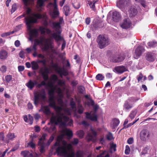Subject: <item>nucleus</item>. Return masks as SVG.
<instances>
[{
  "instance_id": "6e6552de",
  "label": "nucleus",
  "mask_w": 157,
  "mask_h": 157,
  "mask_svg": "<svg viewBox=\"0 0 157 157\" xmlns=\"http://www.w3.org/2000/svg\"><path fill=\"white\" fill-rule=\"evenodd\" d=\"M47 136L46 134H43L39 140L38 145L39 147L40 151L41 153H43L45 151L44 147H46V144L44 142V141Z\"/></svg>"
},
{
  "instance_id": "aec40b11",
  "label": "nucleus",
  "mask_w": 157,
  "mask_h": 157,
  "mask_svg": "<svg viewBox=\"0 0 157 157\" xmlns=\"http://www.w3.org/2000/svg\"><path fill=\"white\" fill-rule=\"evenodd\" d=\"M39 30L41 32V34H44L46 32L47 34L49 35H51V36H50L51 38H53L52 35L51 31L48 29H45V28L42 27H40L39 29Z\"/></svg>"
},
{
  "instance_id": "79ce46f5",
  "label": "nucleus",
  "mask_w": 157,
  "mask_h": 157,
  "mask_svg": "<svg viewBox=\"0 0 157 157\" xmlns=\"http://www.w3.org/2000/svg\"><path fill=\"white\" fill-rule=\"evenodd\" d=\"M77 136L80 138H82L84 136V133L82 130H80L76 132Z\"/></svg>"
},
{
  "instance_id": "4468645a",
  "label": "nucleus",
  "mask_w": 157,
  "mask_h": 157,
  "mask_svg": "<svg viewBox=\"0 0 157 157\" xmlns=\"http://www.w3.org/2000/svg\"><path fill=\"white\" fill-rule=\"evenodd\" d=\"M86 118L92 121L96 122L98 120V117L96 115L94 114H91V113L85 112Z\"/></svg>"
},
{
  "instance_id": "58836bf2",
  "label": "nucleus",
  "mask_w": 157,
  "mask_h": 157,
  "mask_svg": "<svg viewBox=\"0 0 157 157\" xmlns=\"http://www.w3.org/2000/svg\"><path fill=\"white\" fill-rule=\"evenodd\" d=\"M7 138L9 140H12L15 137L13 133H9L7 135Z\"/></svg>"
},
{
  "instance_id": "a211bd4d",
  "label": "nucleus",
  "mask_w": 157,
  "mask_h": 157,
  "mask_svg": "<svg viewBox=\"0 0 157 157\" xmlns=\"http://www.w3.org/2000/svg\"><path fill=\"white\" fill-rule=\"evenodd\" d=\"M128 13L130 17H133L136 15L137 11L134 6H132L129 9Z\"/></svg>"
},
{
  "instance_id": "4be33fe9",
  "label": "nucleus",
  "mask_w": 157,
  "mask_h": 157,
  "mask_svg": "<svg viewBox=\"0 0 157 157\" xmlns=\"http://www.w3.org/2000/svg\"><path fill=\"white\" fill-rule=\"evenodd\" d=\"M21 154L24 157H32L33 156L32 153H30L28 151H22L21 152Z\"/></svg>"
},
{
  "instance_id": "a19ab883",
  "label": "nucleus",
  "mask_w": 157,
  "mask_h": 157,
  "mask_svg": "<svg viewBox=\"0 0 157 157\" xmlns=\"http://www.w3.org/2000/svg\"><path fill=\"white\" fill-rule=\"evenodd\" d=\"M44 42L45 44L51 46L52 44V41L51 38H47L45 40Z\"/></svg>"
},
{
  "instance_id": "338daca9",
  "label": "nucleus",
  "mask_w": 157,
  "mask_h": 157,
  "mask_svg": "<svg viewBox=\"0 0 157 157\" xmlns=\"http://www.w3.org/2000/svg\"><path fill=\"white\" fill-rule=\"evenodd\" d=\"M83 108L82 107L80 106L78 110V113L79 114H82L83 113Z\"/></svg>"
},
{
  "instance_id": "ea45409f",
  "label": "nucleus",
  "mask_w": 157,
  "mask_h": 157,
  "mask_svg": "<svg viewBox=\"0 0 157 157\" xmlns=\"http://www.w3.org/2000/svg\"><path fill=\"white\" fill-rule=\"evenodd\" d=\"M55 89L54 88H51L48 91V94L49 96L54 95Z\"/></svg>"
},
{
  "instance_id": "b1692460",
  "label": "nucleus",
  "mask_w": 157,
  "mask_h": 157,
  "mask_svg": "<svg viewBox=\"0 0 157 157\" xmlns=\"http://www.w3.org/2000/svg\"><path fill=\"white\" fill-rule=\"evenodd\" d=\"M115 69L118 73H122L126 71V69L124 66H119L115 67Z\"/></svg>"
},
{
  "instance_id": "cd10ccee",
  "label": "nucleus",
  "mask_w": 157,
  "mask_h": 157,
  "mask_svg": "<svg viewBox=\"0 0 157 157\" xmlns=\"http://www.w3.org/2000/svg\"><path fill=\"white\" fill-rule=\"evenodd\" d=\"M133 106L128 101H125L124 104V107L126 110H128L131 108Z\"/></svg>"
},
{
  "instance_id": "412c9836",
  "label": "nucleus",
  "mask_w": 157,
  "mask_h": 157,
  "mask_svg": "<svg viewBox=\"0 0 157 157\" xmlns=\"http://www.w3.org/2000/svg\"><path fill=\"white\" fill-rule=\"evenodd\" d=\"M38 58L42 59V60L37 61L38 63H42L43 65L45 66L46 64V60L45 59V56L42 54H40L37 55Z\"/></svg>"
},
{
  "instance_id": "864d4df0",
  "label": "nucleus",
  "mask_w": 157,
  "mask_h": 157,
  "mask_svg": "<svg viewBox=\"0 0 157 157\" xmlns=\"http://www.w3.org/2000/svg\"><path fill=\"white\" fill-rule=\"evenodd\" d=\"M130 148L129 146L127 145L126 146L125 153L126 155L128 154L130 152Z\"/></svg>"
},
{
  "instance_id": "f03ea898",
  "label": "nucleus",
  "mask_w": 157,
  "mask_h": 157,
  "mask_svg": "<svg viewBox=\"0 0 157 157\" xmlns=\"http://www.w3.org/2000/svg\"><path fill=\"white\" fill-rule=\"evenodd\" d=\"M71 147V145L70 144H67L66 143H64L63 146L60 147L59 144L56 142L52 146V149H55L57 153L64 157H74L75 154L74 152H71L70 154L68 153Z\"/></svg>"
},
{
  "instance_id": "052dcab7",
  "label": "nucleus",
  "mask_w": 157,
  "mask_h": 157,
  "mask_svg": "<svg viewBox=\"0 0 157 157\" xmlns=\"http://www.w3.org/2000/svg\"><path fill=\"white\" fill-rule=\"evenodd\" d=\"M17 9L16 5V4H13L12 6V9L11 12L12 13L14 12Z\"/></svg>"
},
{
  "instance_id": "f3484780",
  "label": "nucleus",
  "mask_w": 157,
  "mask_h": 157,
  "mask_svg": "<svg viewBox=\"0 0 157 157\" xmlns=\"http://www.w3.org/2000/svg\"><path fill=\"white\" fill-rule=\"evenodd\" d=\"M121 16L119 13L117 11H114L112 15V20L115 22H118L121 19Z\"/></svg>"
},
{
  "instance_id": "72a5a7b5",
  "label": "nucleus",
  "mask_w": 157,
  "mask_h": 157,
  "mask_svg": "<svg viewBox=\"0 0 157 157\" xmlns=\"http://www.w3.org/2000/svg\"><path fill=\"white\" fill-rule=\"evenodd\" d=\"M98 0H94L93 1V2L91 1H88V2L87 3L88 4H89L90 7L93 9V10H94L95 9V3L98 2Z\"/></svg>"
},
{
  "instance_id": "1a4fd4ad",
  "label": "nucleus",
  "mask_w": 157,
  "mask_h": 157,
  "mask_svg": "<svg viewBox=\"0 0 157 157\" xmlns=\"http://www.w3.org/2000/svg\"><path fill=\"white\" fill-rule=\"evenodd\" d=\"M49 106L54 108L56 110L60 111L62 110V108L56 105L54 95L49 96Z\"/></svg>"
},
{
  "instance_id": "69168bd1",
  "label": "nucleus",
  "mask_w": 157,
  "mask_h": 157,
  "mask_svg": "<svg viewBox=\"0 0 157 157\" xmlns=\"http://www.w3.org/2000/svg\"><path fill=\"white\" fill-rule=\"evenodd\" d=\"M78 143V140L77 138H75L74 140L71 142V143L74 145L77 144Z\"/></svg>"
},
{
  "instance_id": "f8f14e48",
  "label": "nucleus",
  "mask_w": 157,
  "mask_h": 157,
  "mask_svg": "<svg viewBox=\"0 0 157 157\" xmlns=\"http://www.w3.org/2000/svg\"><path fill=\"white\" fill-rule=\"evenodd\" d=\"M97 133L93 129H90V132L87 136V139L88 142L92 141L95 142L96 140Z\"/></svg>"
},
{
  "instance_id": "37998d69",
  "label": "nucleus",
  "mask_w": 157,
  "mask_h": 157,
  "mask_svg": "<svg viewBox=\"0 0 157 157\" xmlns=\"http://www.w3.org/2000/svg\"><path fill=\"white\" fill-rule=\"evenodd\" d=\"M58 79L57 76L56 75L53 74L51 75V80L53 81L54 82H55L56 81H57Z\"/></svg>"
},
{
  "instance_id": "3c124183",
  "label": "nucleus",
  "mask_w": 157,
  "mask_h": 157,
  "mask_svg": "<svg viewBox=\"0 0 157 157\" xmlns=\"http://www.w3.org/2000/svg\"><path fill=\"white\" fill-rule=\"evenodd\" d=\"M157 44V42L155 41H153L149 42L148 43V45L150 47H154L156 44Z\"/></svg>"
},
{
  "instance_id": "680f3d73",
  "label": "nucleus",
  "mask_w": 157,
  "mask_h": 157,
  "mask_svg": "<svg viewBox=\"0 0 157 157\" xmlns=\"http://www.w3.org/2000/svg\"><path fill=\"white\" fill-rule=\"evenodd\" d=\"M5 136L4 133L2 132H0V140H1L2 141L4 140Z\"/></svg>"
},
{
  "instance_id": "f257e3e1",
  "label": "nucleus",
  "mask_w": 157,
  "mask_h": 157,
  "mask_svg": "<svg viewBox=\"0 0 157 157\" xmlns=\"http://www.w3.org/2000/svg\"><path fill=\"white\" fill-rule=\"evenodd\" d=\"M31 9L28 7L26 11L27 16L25 17V19L26 22L27 29L30 31L29 40L32 41L33 38H36L38 36V29H31V24L36 23L37 21V19L42 18L45 19V25H47L48 23L46 21L47 17L45 14L42 15L39 14L31 13Z\"/></svg>"
},
{
  "instance_id": "9d476101",
  "label": "nucleus",
  "mask_w": 157,
  "mask_h": 157,
  "mask_svg": "<svg viewBox=\"0 0 157 157\" xmlns=\"http://www.w3.org/2000/svg\"><path fill=\"white\" fill-rule=\"evenodd\" d=\"M150 137V132L147 130L144 129L141 131L140 133V138L141 140L146 141L149 139Z\"/></svg>"
},
{
  "instance_id": "9b49d317",
  "label": "nucleus",
  "mask_w": 157,
  "mask_h": 157,
  "mask_svg": "<svg viewBox=\"0 0 157 157\" xmlns=\"http://www.w3.org/2000/svg\"><path fill=\"white\" fill-rule=\"evenodd\" d=\"M40 72L43 78L44 81L45 82L47 81L49 78L48 74L50 73L49 69L48 67H44L40 69Z\"/></svg>"
},
{
  "instance_id": "5fc2aeb1",
  "label": "nucleus",
  "mask_w": 157,
  "mask_h": 157,
  "mask_svg": "<svg viewBox=\"0 0 157 157\" xmlns=\"http://www.w3.org/2000/svg\"><path fill=\"white\" fill-rule=\"evenodd\" d=\"M33 0H22L24 4L26 6H27L30 4V2Z\"/></svg>"
},
{
  "instance_id": "6ab92c4d",
  "label": "nucleus",
  "mask_w": 157,
  "mask_h": 157,
  "mask_svg": "<svg viewBox=\"0 0 157 157\" xmlns=\"http://www.w3.org/2000/svg\"><path fill=\"white\" fill-rule=\"evenodd\" d=\"M124 57L122 56L117 55L113 57L112 61L115 63H119L122 61Z\"/></svg>"
},
{
  "instance_id": "c756f323",
  "label": "nucleus",
  "mask_w": 157,
  "mask_h": 157,
  "mask_svg": "<svg viewBox=\"0 0 157 157\" xmlns=\"http://www.w3.org/2000/svg\"><path fill=\"white\" fill-rule=\"evenodd\" d=\"M37 63L35 61L31 62L32 68L33 70H36L38 69L39 66Z\"/></svg>"
},
{
  "instance_id": "473e14b6",
  "label": "nucleus",
  "mask_w": 157,
  "mask_h": 157,
  "mask_svg": "<svg viewBox=\"0 0 157 157\" xmlns=\"http://www.w3.org/2000/svg\"><path fill=\"white\" fill-rule=\"evenodd\" d=\"M63 137V135H60V136H59L58 137H57V141L55 143V144L56 143V142H57L59 144V146H60V147H62L63 146V145L64 144V143H66V144H67V143L66 142H65V141H63V144L62 146H61V144H60V142L62 140Z\"/></svg>"
},
{
  "instance_id": "f704fd0d",
  "label": "nucleus",
  "mask_w": 157,
  "mask_h": 157,
  "mask_svg": "<svg viewBox=\"0 0 157 157\" xmlns=\"http://www.w3.org/2000/svg\"><path fill=\"white\" fill-rule=\"evenodd\" d=\"M42 110L43 112L46 114H48L50 113L49 109L47 106H43L42 108Z\"/></svg>"
},
{
  "instance_id": "603ef678",
  "label": "nucleus",
  "mask_w": 157,
  "mask_h": 157,
  "mask_svg": "<svg viewBox=\"0 0 157 157\" xmlns=\"http://www.w3.org/2000/svg\"><path fill=\"white\" fill-rule=\"evenodd\" d=\"M85 90L84 87L82 86H80L78 87V90L79 93H83Z\"/></svg>"
},
{
  "instance_id": "bb28decb",
  "label": "nucleus",
  "mask_w": 157,
  "mask_h": 157,
  "mask_svg": "<svg viewBox=\"0 0 157 157\" xmlns=\"http://www.w3.org/2000/svg\"><path fill=\"white\" fill-rule=\"evenodd\" d=\"M26 85L30 90H32L35 86V83L30 80L26 84Z\"/></svg>"
},
{
  "instance_id": "ddd939ff",
  "label": "nucleus",
  "mask_w": 157,
  "mask_h": 157,
  "mask_svg": "<svg viewBox=\"0 0 157 157\" xmlns=\"http://www.w3.org/2000/svg\"><path fill=\"white\" fill-rule=\"evenodd\" d=\"M144 51V49L143 47L141 46L138 47L135 51V54L134 55L135 58L137 59Z\"/></svg>"
},
{
  "instance_id": "6e6d98bb",
  "label": "nucleus",
  "mask_w": 157,
  "mask_h": 157,
  "mask_svg": "<svg viewBox=\"0 0 157 157\" xmlns=\"http://www.w3.org/2000/svg\"><path fill=\"white\" fill-rule=\"evenodd\" d=\"M46 85V83L44 81H42L40 83L38 84L37 85V86L39 88H40L42 86H45Z\"/></svg>"
},
{
  "instance_id": "c85d7f7f",
  "label": "nucleus",
  "mask_w": 157,
  "mask_h": 157,
  "mask_svg": "<svg viewBox=\"0 0 157 157\" xmlns=\"http://www.w3.org/2000/svg\"><path fill=\"white\" fill-rule=\"evenodd\" d=\"M120 121L119 120L115 119L113 121V124L112 125V128L114 129L119 124Z\"/></svg>"
},
{
  "instance_id": "4c0bfd02",
  "label": "nucleus",
  "mask_w": 157,
  "mask_h": 157,
  "mask_svg": "<svg viewBox=\"0 0 157 157\" xmlns=\"http://www.w3.org/2000/svg\"><path fill=\"white\" fill-rule=\"evenodd\" d=\"M12 79V76L10 75H7L5 77V81L8 83H9Z\"/></svg>"
},
{
  "instance_id": "7c9ffc66",
  "label": "nucleus",
  "mask_w": 157,
  "mask_h": 157,
  "mask_svg": "<svg viewBox=\"0 0 157 157\" xmlns=\"http://www.w3.org/2000/svg\"><path fill=\"white\" fill-rule=\"evenodd\" d=\"M67 136L69 137H71L73 136V133L72 131L69 129H66L63 130Z\"/></svg>"
},
{
  "instance_id": "774afa93",
  "label": "nucleus",
  "mask_w": 157,
  "mask_h": 157,
  "mask_svg": "<svg viewBox=\"0 0 157 157\" xmlns=\"http://www.w3.org/2000/svg\"><path fill=\"white\" fill-rule=\"evenodd\" d=\"M56 92L60 95H61L62 94V90L59 87L57 88L56 89Z\"/></svg>"
},
{
  "instance_id": "0e129e2a",
  "label": "nucleus",
  "mask_w": 157,
  "mask_h": 157,
  "mask_svg": "<svg viewBox=\"0 0 157 157\" xmlns=\"http://www.w3.org/2000/svg\"><path fill=\"white\" fill-rule=\"evenodd\" d=\"M19 147V145L18 144H16L15 146L10 151H14L16 150Z\"/></svg>"
},
{
  "instance_id": "a18cd8bd",
  "label": "nucleus",
  "mask_w": 157,
  "mask_h": 157,
  "mask_svg": "<svg viewBox=\"0 0 157 157\" xmlns=\"http://www.w3.org/2000/svg\"><path fill=\"white\" fill-rule=\"evenodd\" d=\"M54 139V137L52 136H51L50 138L48 140V142L46 144V146H48L51 143L52 141Z\"/></svg>"
},
{
  "instance_id": "49530a36",
  "label": "nucleus",
  "mask_w": 157,
  "mask_h": 157,
  "mask_svg": "<svg viewBox=\"0 0 157 157\" xmlns=\"http://www.w3.org/2000/svg\"><path fill=\"white\" fill-rule=\"evenodd\" d=\"M104 78V77L101 74H98L96 77V79L98 80H102Z\"/></svg>"
},
{
  "instance_id": "bf43d9fd",
  "label": "nucleus",
  "mask_w": 157,
  "mask_h": 157,
  "mask_svg": "<svg viewBox=\"0 0 157 157\" xmlns=\"http://www.w3.org/2000/svg\"><path fill=\"white\" fill-rule=\"evenodd\" d=\"M116 144H113L111 146L110 149L111 151L113 150L114 152L116 150Z\"/></svg>"
},
{
  "instance_id": "09e8293b",
  "label": "nucleus",
  "mask_w": 157,
  "mask_h": 157,
  "mask_svg": "<svg viewBox=\"0 0 157 157\" xmlns=\"http://www.w3.org/2000/svg\"><path fill=\"white\" fill-rule=\"evenodd\" d=\"M44 2L43 0H38L37 4L39 7H41L44 5Z\"/></svg>"
},
{
  "instance_id": "4d7b16f0",
  "label": "nucleus",
  "mask_w": 157,
  "mask_h": 157,
  "mask_svg": "<svg viewBox=\"0 0 157 157\" xmlns=\"http://www.w3.org/2000/svg\"><path fill=\"white\" fill-rule=\"evenodd\" d=\"M73 6L76 9H79L80 7V4L79 2H77L73 4Z\"/></svg>"
},
{
  "instance_id": "8fccbe9b",
  "label": "nucleus",
  "mask_w": 157,
  "mask_h": 157,
  "mask_svg": "<svg viewBox=\"0 0 157 157\" xmlns=\"http://www.w3.org/2000/svg\"><path fill=\"white\" fill-rule=\"evenodd\" d=\"M33 138L32 139L30 142H29L28 144V145L31 147L32 148H35V144L33 142Z\"/></svg>"
},
{
  "instance_id": "39448f33",
  "label": "nucleus",
  "mask_w": 157,
  "mask_h": 157,
  "mask_svg": "<svg viewBox=\"0 0 157 157\" xmlns=\"http://www.w3.org/2000/svg\"><path fill=\"white\" fill-rule=\"evenodd\" d=\"M46 93L45 90L42 89L39 92L34 94V104L36 105L40 101L44 100L46 98Z\"/></svg>"
},
{
  "instance_id": "de8ad7c7",
  "label": "nucleus",
  "mask_w": 157,
  "mask_h": 157,
  "mask_svg": "<svg viewBox=\"0 0 157 157\" xmlns=\"http://www.w3.org/2000/svg\"><path fill=\"white\" fill-rule=\"evenodd\" d=\"M135 1L140 2L143 6L145 7L146 5V2L144 0H135Z\"/></svg>"
},
{
  "instance_id": "423d86ee",
  "label": "nucleus",
  "mask_w": 157,
  "mask_h": 157,
  "mask_svg": "<svg viewBox=\"0 0 157 157\" xmlns=\"http://www.w3.org/2000/svg\"><path fill=\"white\" fill-rule=\"evenodd\" d=\"M97 42L98 43L99 48L101 49L104 48L109 44L108 38L103 35H101L98 37Z\"/></svg>"
},
{
  "instance_id": "20e7f679",
  "label": "nucleus",
  "mask_w": 157,
  "mask_h": 157,
  "mask_svg": "<svg viewBox=\"0 0 157 157\" xmlns=\"http://www.w3.org/2000/svg\"><path fill=\"white\" fill-rule=\"evenodd\" d=\"M60 22L53 23V25L54 28L55 29L56 32L52 33V37L56 41H59L62 39V38L60 34L61 31L60 30L61 26Z\"/></svg>"
},
{
  "instance_id": "5701e85b",
  "label": "nucleus",
  "mask_w": 157,
  "mask_h": 157,
  "mask_svg": "<svg viewBox=\"0 0 157 157\" xmlns=\"http://www.w3.org/2000/svg\"><path fill=\"white\" fill-rule=\"evenodd\" d=\"M7 52L5 50H2L0 52V58L2 59H5L7 57Z\"/></svg>"
},
{
  "instance_id": "e433bc0d",
  "label": "nucleus",
  "mask_w": 157,
  "mask_h": 157,
  "mask_svg": "<svg viewBox=\"0 0 157 157\" xmlns=\"http://www.w3.org/2000/svg\"><path fill=\"white\" fill-rule=\"evenodd\" d=\"M76 157H83V153L82 151H78L76 153ZM87 157H91V155H89Z\"/></svg>"
},
{
  "instance_id": "c03bdc74",
  "label": "nucleus",
  "mask_w": 157,
  "mask_h": 157,
  "mask_svg": "<svg viewBox=\"0 0 157 157\" xmlns=\"http://www.w3.org/2000/svg\"><path fill=\"white\" fill-rule=\"evenodd\" d=\"M136 111L134 110L132 111L129 115V117L131 119H133L136 114Z\"/></svg>"
},
{
  "instance_id": "13d9d810",
  "label": "nucleus",
  "mask_w": 157,
  "mask_h": 157,
  "mask_svg": "<svg viewBox=\"0 0 157 157\" xmlns=\"http://www.w3.org/2000/svg\"><path fill=\"white\" fill-rule=\"evenodd\" d=\"M94 104V102L93 100L91 98L89 99L88 101L87 102V104L88 105H93Z\"/></svg>"
},
{
  "instance_id": "a878e982",
  "label": "nucleus",
  "mask_w": 157,
  "mask_h": 157,
  "mask_svg": "<svg viewBox=\"0 0 157 157\" xmlns=\"http://www.w3.org/2000/svg\"><path fill=\"white\" fill-rule=\"evenodd\" d=\"M153 53H148L146 54V59L148 61H153L154 60Z\"/></svg>"
},
{
  "instance_id": "dca6fc26",
  "label": "nucleus",
  "mask_w": 157,
  "mask_h": 157,
  "mask_svg": "<svg viewBox=\"0 0 157 157\" xmlns=\"http://www.w3.org/2000/svg\"><path fill=\"white\" fill-rule=\"evenodd\" d=\"M131 22L128 18H126L124 20L121 26L123 29H127L129 28L131 26Z\"/></svg>"
},
{
  "instance_id": "2eb2a0df",
  "label": "nucleus",
  "mask_w": 157,
  "mask_h": 157,
  "mask_svg": "<svg viewBox=\"0 0 157 157\" xmlns=\"http://www.w3.org/2000/svg\"><path fill=\"white\" fill-rule=\"evenodd\" d=\"M56 71L61 77L63 75L66 76L68 75L67 70L64 67H58L57 68Z\"/></svg>"
},
{
  "instance_id": "393cba45",
  "label": "nucleus",
  "mask_w": 157,
  "mask_h": 157,
  "mask_svg": "<svg viewBox=\"0 0 157 157\" xmlns=\"http://www.w3.org/2000/svg\"><path fill=\"white\" fill-rule=\"evenodd\" d=\"M127 4L126 0H117V6L119 7H122Z\"/></svg>"
},
{
  "instance_id": "2f4dec72",
  "label": "nucleus",
  "mask_w": 157,
  "mask_h": 157,
  "mask_svg": "<svg viewBox=\"0 0 157 157\" xmlns=\"http://www.w3.org/2000/svg\"><path fill=\"white\" fill-rule=\"evenodd\" d=\"M63 12L65 13L66 16H67L70 11V8L69 7L67 6H65L63 8Z\"/></svg>"
},
{
  "instance_id": "0eeeda50",
  "label": "nucleus",
  "mask_w": 157,
  "mask_h": 157,
  "mask_svg": "<svg viewBox=\"0 0 157 157\" xmlns=\"http://www.w3.org/2000/svg\"><path fill=\"white\" fill-rule=\"evenodd\" d=\"M54 3H49L47 6V7L50 9L52 10L53 7V11L52 17L56 18L59 15V11L58 10L57 5L56 3V0H54Z\"/></svg>"
},
{
  "instance_id": "e2e57ef3",
  "label": "nucleus",
  "mask_w": 157,
  "mask_h": 157,
  "mask_svg": "<svg viewBox=\"0 0 157 157\" xmlns=\"http://www.w3.org/2000/svg\"><path fill=\"white\" fill-rule=\"evenodd\" d=\"M6 67L4 66H2L0 68L1 71L3 73L6 72Z\"/></svg>"
},
{
  "instance_id": "c9c22d12",
  "label": "nucleus",
  "mask_w": 157,
  "mask_h": 157,
  "mask_svg": "<svg viewBox=\"0 0 157 157\" xmlns=\"http://www.w3.org/2000/svg\"><path fill=\"white\" fill-rule=\"evenodd\" d=\"M52 123V125L50 128L48 130V132L49 133H52L53 131L56 130V127L55 126V124H53V123Z\"/></svg>"
},
{
  "instance_id": "7ed1b4c3",
  "label": "nucleus",
  "mask_w": 157,
  "mask_h": 157,
  "mask_svg": "<svg viewBox=\"0 0 157 157\" xmlns=\"http://www.w3.org/2000/svg\"><path fill=\"white\" fill-rule=\"evenodd\" d=\"M69 120V118L60 111L57 112L56 115L51 117L50 122L55 125L60 123V125L64 126H66L67 122Z\"/></svg>"
}]
</instances>
